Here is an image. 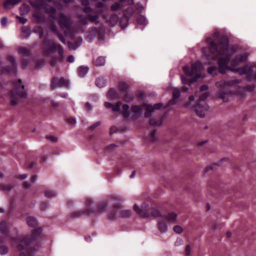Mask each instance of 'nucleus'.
I'll return each instance as SVG.
<instances>
[{"mask_svg":"<svg viewBox=\"0 0 256 256\" xmlns=\"http://www.w3.org/2000/svg\"><path fill=\"white\" fill-rule=\"evenodd\" d=\"M208 48L202 49L203 54L209 58L214 60H218V72L225 74L227 70L234 72H238L240 75L245 74L248 81L256 80V66H246L238 68H230L228 64L232 66H236L246 62L247 56L246 54H239L232 58V54L228 49L229 40L224 36L215 34L212 38L206 39Z\"/></svg>","mask_w":256,"mask_h":256,"instance_id":"1","label":"nucleus"},{"mask_svg":"<svg viewBox=\"0 0 256 256\" xmlns=\"http://www.w3.org/2000/svg\"><path fill=\"white\" fill-rule=\"evenodd\" d=\"M42 49L44 54L48 56L56 52L58 50L59 56H53L50 62V64L54 67L58 62H62L64 58V50L60 44L55 42L53 40L48 39L46 36L44 37L42 40Z\"/></svg>","mask_w":256,"mask_h":256,"instance_id":"2","label":"nucleus"},{"mask_svg":"<svg viewBox=\"0 0 256 256\" xmlns=\"http://www.w3.org/2000/svg\"><path fill=\"white\" fill-rule=\"evenodd\" d=\"M52 0H36L31 2L30 4L36 9V12L33 14V16L38 22H42L45 21L44 14H54L56 10L52 6H50L48 2H51Z\"/></svg>","mask_w":256,"mask_h":256,"instance_id":"3","label":"nucleus"},{"mask_svg":"<svg viewBox=\"0 0 256 256\" xmlns=\"http://www.w3.org/2000/svg\"><path fill=\"white\" fill-rule=\"evenodd\" d=\"M202 64L199 61H196L192 64L190 66H185L183 68L184 72L190 79H187L184 76H181L182 82L183 84H186L188 82H192L197 80L201 76Z\"/></svg>","mask_w":256,"mask_h":256,"instance_id":"4","label":"nucleus"},{"mask_svg":"<svg viewBox=\"0 0 256 256\" xmlns=\"http://www.w3.org/2000/svg\"><path fill=\"white\" fill-rule=\"evenodd\" d=\"M42 232V228L34 229L30 236H26L20 240V244L16 247L18 250L19 251L24 250L26 252L28 256H33L35 249L30 248L29 245L37 239V236L40 235Z\"/></svg>","mask_w":256,"mask_h":256,"instance_id":"5","label":"nucleus"},{"mask_svg":"<svg viewBox=\"0 0 256 256\" xmlns=\"http://www.w3.org/2000/svg\"><path fill=\"white\" fill-rule=\"evenodd\" d=\"M10 94L12 106L18 104L20 98H26L27 92L20 79L14 82V88L10 91Z\"/></svg>","mask_w":256,"mask_h":256,"instance_id":"6","label":"nucleus"},{"mask_svg":"<svg viewBox=\"0 0 256 256\" xmlns=\"http://www.w3.org/2000/svg\"><path fill=\"white\" fill-rule=\"evenodd\" d=\"M241 80L238 79L232 80H221L216 84L217 88H220V91L218 92V97L226 102L228 100V96L232 94L231 91L226 92L228 87L236 86L238 84L240 83Z\"/></svg>","mask_w":256,"mask_h":256,"instance_id":"7","label":"nucleus"},{"mask_svg":"<svg viewBox=\"0 0 256 256\" xmlns=\"http://www.w3.org/2000/svg\"><path fill=\"white\" fill-rule=\"evenodd\" d=\"M163 106L164 104L161 102L154 105L146 104L142 106L134 105L131 108V112H140L143 110H145L146 112H154L155 110H160Z\"/></svg>","mask_w":256,"mask_h":256,"instance_id":"8","label":"nucleus"},{"mask_svg":"<svg viewBox=\"0 0 256 256\" xmlns=\"http://www.w3.org/2000/svg\"><path fill=\"white\" fill-rule=\"evenodd\" d=\"M145 118H150L149 123L152 126H159L167 116L166 113H144Z\"/></svg>","mask_w":256,"mask_h":256,"instance_id":"9","label":"nucleus"},{"mask_svg":"<svg viewBox=\"0 0 256 256\" xmlns=\"http://www.w3.org/2000/svg\"><path fill=\"white\" fill-rule=\"evenodd\" d=\"M58 22L62 30H70L72 24V20L71 17L70 16H66L63 13L59 14Z\"/></svg>","mask_w":256,"mask_h":256,"instance_id":"10","label":"nucleus"},{"mask_svg":"<svg viewBox=\"0 0 256 256\" xmlns=\"http://www.w3.org/2000/svg\"><path fill=\"white\" fill-rule=\"evenodd\" d=\"M50 88L52 90L57 88H69L70 82L64 77H61L59 78L55 76L51 80Z\"/></svg>","mask_w":256,"mask_h":256,"instance_id":"11","label":"nucleus"},{"mask_svg":"<svg viewBox=\"0 0 256 256\" xmlns=\"http://www.w3.org/2000/svg\"><path fill=\"white\" fill-rule=\"evenodd\" d=\"M133 209L138 214L143 218H146L150 216L149 206L147 204H142L140 208L135 204Z\"/></svg>","mask_w":256,"mask_h":256,"instance_id":"12","label":"nucleus"},{"mask_svg":"<svg viewBox=\"0 0 256 256\" xmlns=\"http://www.w3.org/2000/svg\"><path fill=\"white\" fill-rule=\"evenodd\" d=\"M7 60L12 63V66H7L3 68L1 70L2 73L7 72L16 75L17 69L14 58L12 56H8Z\"/></svg>","mask_w":256,"mask_h":256,"instance_id":"13","label":"nucleus"},{"mask_svg":"<svg viewBox=\"0 0 256 256\" xmlns=\"http://www.w3.org/2000/svg\"><path fill=\"white\" fill-rule=\"evenodd\" d=\"M180 92L178 89L175 88L173 92H172L173 98L168 102L167 105H166V106L164 105L163 108H161V110L167 108L170 106L176 103L177 99L180 97Z\"/></svg>","mask_w":256,"mask_h":256,"instance_id":"14","label":"nucleus"},{"mask_svg":"<svg viewBox=\"0 0 256 256\" xmlns=\"http://www.w3.org/2000/svg\"><path fill=\"white\" fill-rule=\"evenodd\" d=\"M108 206L106 200H103L99 202L97 204V208L94 209V214H99L104 212L106 207Z\"/></svg>","mask_w":256,"mask_h":256,"instance_id":"15","label":"nucleus"},{"mask_svg":"<svg viewBox=\"0 0 256 256\" xmlns=\"http://www.w3.org/2000/svg\"><path fill=\"white\" fill-rule=\"evenodd\" d=\"M82 41V38L78 36L74 40V42H68V45L70 49L74 50L81 45Z\"/></svg>","mask_w":256,"mask_h":256,"instance_id":"16","label":"nucleus"},{"mask_svg":"<svg viewBox=\"0 0 256 256\" xmlns=\"http://www.w3.org/2000/svg\"><path fill=\"white\" fill-rule=\"evenodd\" d=\"M122 104L120 102H117L114 105L112 104L106 102L104 103V106L108 109H111L113 112H120V107Z\"/></svg>","mask_w":256,"mask_h":256,"instance_id":"17","label":"nucleus"},{"mask_svg":"<svg viewBox=\"0 0 256 256\" xmlns=\"http://www.w3.org/2000/svg\"><path fill=\"white\" fill-rule=\"evenodd\" d=\"M94 204V200H91L90 198H88L86 200V215H89L90 214H94V208H92V206Z\"/></svg>","mask_w":256,"mask_h":256,"instance_id":"18","label":"nucleus"},{"mask_svg":"<svg viewBox=\"0 0 256 256\" xmlns=\"http://www.w3.org/2000/svg\"><path fill=\"white\" fill-rule=\"evenodd\" d=\"M81 4L84 8L83 11L86 14H91L93 12V10L89 6L90 2L88 0H81Z\"/></svg>","mask_w":256,"mask_h":256,"instance_id":"19","label":"nucleus"},{"mask_svg":"<svg viewBox=\"0 0 256 256\" xmlns=\"http://www.w3.org/2000/svg\"><path fill=\"white\" fill-rule=\"evenodd\" d=\"M162 216L169 222L174 223L176 222L177 214L174 212H172Z\"/></svg>","mask_w":256,"mask_h":256,"instance_id":"20","label":"nucleus"},{"mask_svg":"<svg viewBox=\"0 0 256 256\" xmlns=\"http://www.w3.org/2000/svg\"><path fill=\"white\" fill-rule=\"evenodd\" d=\"M118 88L121 94H124V93L128 92L129 88L128 84L124 82H120L118 84Z\"/></svg>","mask_w":256,"mask_h":256,"instance_id":"21","label":"nucleus"},{"mask_svg":"<svg viewBox=\"0 0 256 256\" xmlns=\"http://www.w3.org/2000/svg\"><path fill=\"white\" fill-rule=\"evenodd\" d=\"M0 232L4 236H7L8 234V228L7 224L6 222H0Z\"/></svg>","mask_w":256,"mask_h":256,"instance_id":"22","label":"nucleus"},{"mask_svg":"<svg viewBox=\"0 0 256 256\" xmlns=\"http://www.w3.org/2000/svg\"><path fill=\"white\" fill-rule=\"evenodd\" d=\"M96 84L100 88L104 87L106 84V80L103 76H100L96 80Z\"/></svg>","mask_w":256,"mask_h":256,"instance_id":"23","label":"nucleus"},{"mask_svg":"<svg viewBox=\"0 0 256 256\" xmlns=\"http://www.w3.org/2000/svg\"><path fill=\"white\" fill-rule=\"evenodd\" d=\"M107 96L110 99L119 98L120 96L116 90L114 88H110L108 92Z\"/></svg>","mask_w":256,"mask_h":256,"instance_id":"24","label":"nucleus"},{"mask_svg":"<svg viewBox=\"0 0 256 256\" xmlns=\"http://www.w3.org/2000/svg\"><path fill=\"white\" fill-rule=\"evenodd\" d=\"M26 222L28 225L32 228H35L38 226L36 220L32 216H28L26 218Z\"/></svg>","mask_w":256,"mask_h":256,"instance_id":"25","label":"nucleus"},{"mask_svg":"<svg viewBox=\"0 0 256 256\" xmlns=\"http://www.w3.org/2000/svg\"><path fill=\"white\" fill-rule=\"evenodd\" d=\"M122 94V100L126 102H130L134 100L135 96L133 93H128V92Z\"/></svg>","mask_w":256,"mask_h":256,"instance_id":"26","label":"nucleus"},{"mask_svg":"<svg viewBox=\"0 0 256 256\" xmlns=\"http://www.w3.org/2000/svg\"><path fill=\"white\" fill-rule=\"evenodd\" d=\"M88 68L85 66H80L78 68V76L81 77H84L88 71Z\"/></svg>","mask_w":256,"mask_h":256,"instance_id":"27","label":"nucleus"},{"mask_svg":"<svg viewBox=\"0 0 256 256\" xmlns=\"http://www.w3.org/2000/svg\"><path fill=\"white\" fill-rule=\"evenodd\" d=\"M20 1L21 0H5L3 4V7L6 9L9 5L14 6L20 2Z\"/></svg>","mask_w":256,"mask_h":256,"instance_id":"28","label":"nucleus"},{"mask_svg":"<svg viewBox=\"0 0 256 256\" xmlns=\"http://www.w3.org/2000/svg\"><path fill=\"white\" fill-rule=\"evenodd\" d=\"M22 36L23 38H28L30 34V30L28 26H23L22 28Z\"/></svg>","mask_w":256,"mask_h":256,"instance_id":"29","label":"nucleus"},{"mask_svg":"<svg viewBox=\"0 0 256 256\" xmlns=\"http://www.w3.org/2000/svg\"><path fill=\"white\" fill-rule=\"evenodd\" d=\"M132 212L130 210H122L120 212L118 217L122 218H128L132 216Z\"/></svg>","mask_w":256,"mask_h":256,"instance_id":"30","label":"nucleus"},{"mask_svg":"<svg viewBox=\"0 0 256 256\" xmlns=\"http://www.w3.org/2000/svg\"><path fill=\"white\" fill-rule=\"evenodd\" d=\"M158 228L159 230L162 232H166L168 229L166 224L162 220L158 222Z\"/></svg>","mask_w":256,"mask_h":256,"instance_id":"31","label":"nucleus"},{"mask_svg":"<svg viewBox=\"0 0 256 256\" xmlns=\"http://www.w3.org/2000/svg\"><path fill=\"white\" fill-rule=\"evenodd\" d=\"M106 62L105 58L104 56H99L94 62L96 66H104Z\"/></svg>","mask_w":256,"mask_h":256,"instance_id":"32","label":"nucleus"},{"mask_svg":"<svg viewBox=\"0 0 256 256\" xmlns=\"http://www.w3.org/2000/svg\"><path fill=\"white\" fill-rule=\"evenodd\" d=\"M44 102L48 104L50 106L54 108H56L59 106L58 103L56 102L53 100H50L49 98H45Z\"/></svg>","mask_w":256,"mask_h":256,"instance_id":"33","label":"nucleus"},{"mask_svg":"<svg viewBox=\"0 0 256 256\" xmlns=\"http://www.w3.org/2000/svg\"><path fill=\"white\" fill-rule=\"evenodd\" d=\"M128 22V18L124 16L120 20V24L122 28H124L127 26Z\"/></svg>","mask_w":256,"mask_h":256,"instance_id":"34","label":"nucleus"},{"mask_svg":"<svg viewBox=\"0 0 256 256\" xmlns=\"http://www.w3.org/2000/svg\"><path fill=\"white\" fill-rule=\"evenodd\" d=\"M18 52L20 54H23L25 56H30V52L26 48H19Z\"/></svg>","mask_w":256,"mask_h":256,"instance_id":"35","label":"nucleus"},{"mask_svg":"<svg viewBox=\"0 0 256 256\" xmlns=\"http://www.w3.org/2000/svg\"><path fill=\"white\" fill-rule=\"evenodd\" d=\"M13 188L14 185L12 184H0V190L9 191Z\"/></svg>","mask_w":256,"mask_h":256,"instance_id":"36","label":"nucleus"},{"mask_svg":"<svg viewBox=\"0 0 256 256\" xmlns=\"http://www.w3.org/2000/svg\"><path fill=\"white\" fill-rule=\"evenodd\" d=\"M84 214H86V210H80L78 212H74L71 214V217L74 218H80Z\"/></svg>","mask_w":256,"mask_h":256,"instance_id":"37","label":"nucleus"},{"mask_svg":"<svg viewBox=\"0 0 256 256\" xmlns=\"http://www.w3.org/2000/svg\"><path fill=\"white\" fill-rule=\"evenodd\" d=\"M88 20H89L92 22H95L97 24L98 22V16L97 14L92 15L90 14H88Z\"/></svg>","mask_w":256,"mask_h":256,"instance_id":"38","label":"nucleus"},{"mask_svg":"<svg viewBox=\"0 0 256 256\" xmlns=\"http://www.w3.org/2000/svg\"><path fill=\"white\" fill-rule=\"evenodd\" d=\"M44 194L48 198H52L56 196V193L48 189L45 190Z\"/></svg>","mask_w":256,"mask_h":256,"instance_id":"39","label":"nucleus"},{"mask_svg":"<svg viewBox=\"0 0 256 256\" xmlns=\"http://www.w3.org/2000/svg\"><path fill=\"white\" fill-rule=\"evenodd\" d=\"M118 146L114 144H110L106 148L105 151L106 152L110 153L116 150Z\"/></svg>","mask_w":256,"mask_h":256,"instance_id":"40","label":"nucleus"},{"mask_svg":"<svg viewBox=\"0 0 256 256\" xmlns=\"http://www.w3.org/2000/svg\"><path fill=\"white\" fill-rule=\"evenodd\" d=\"M78 18L80 20V22L83 24L86 25L88 24V16H83L82 15H79Z\"/></svg>","mask_w":256,"mask_h":256,"instance_id":"41","label":"nucleus"},{"mask_svg":"<svg viewBox=\"0 0 256 256\" xmlns=\"http://www.w3.org/2000/svg\"><path fill=\"white\" fill-rule=\"evenodd\" d=\"M217 68L216 66H210L208 68V72L212 76H215L217 74Z\"/></svg>","mask_w":256,"mask_h":256,"instance_id":"42","label":"nucleus"},{"mask_svg":"<svg viewBox=\"0 0 256 256\" xmlns=\"http://www.w3.org/2000/svg\"><path fill=\"white\" fill-rule=\"evenodd\" d=\"M122 8L121 5L118 2L112 4L110 6V9L112 11L115 12L120 10Z\"/></svg>","mask_w":256,"mask_h":256,"instance_id":"43","label":"nucleus"},{"mask_svg":"<svg viewBox=\"0 0 256 256\" xmlns=\"http://www.w3.org/2000/svg\"><path fill=\"white\" fill-rule=\"evenodd\" d=\"M136 20L140 24L144 25L146 24V18L142 15H140L137 17Z\"/></svg>","mask_w":256,"mask_h":256,"instance_id":"44","label":"nucleus"},{"mask_svg":"<svg viewBox=\"0 0 256 256\" xmlns=\"http://www.w3.org/2000/svg\"><path fill=\"white\" fill-rule=\"evenodd\" d=\"M173 230L176 233L180 234L182 232L183 228L182 226L176 225L174 226Z\"/></svg>","mask_w":256,"mask_h":256,"instance_id":"45","label":"nucleus"},{"mask_svg":"<svg viewBox=\"0 0 256 256\" xmlns=\"http://www.w3.org/2000/svg\"><path fill=\"white\" fill-rule=\"evenodd\" d=\"M156 130H154L152 131L150 134V140L152 142H156L158 141V138L156 136Z\"/></svg>","mask_w":256,"mask_h":256,"instance_id":"46","label":"nucleus"},{"mask_svg":"<svg viewBox=\"0 0 256 256\" xmlns=\"http://www.w3.org/2000/svg\"><path fill=\"white\" fill-rule=\"evenodd\" d=\"M210 94L208 92H205L202 94L199 97L200 101H204L209 96Z\"/></svg>","mask_w":256,"mask_h":256,"instance_id":"47","label":"nucleus"},{"mask_svg":"<svg viewBox=\"0 0 256 256\" xmlns=\"http://www.w3.org/2000/svg\"><path fill=\"white\" fill-rule=\"evenodd\" d=\"M8 252V249L4 246H0V254H5Z\"/></svg>","mask_w":256,"mask_h":256,"instance_id":"48","label":"nucleus"},{"mask_svg":"<svg viewBox=\"0 0 256 256\" xmlns=\"http://www.w3.org/2000/svg\"><path fill=\"white\" fill-rule=\"evenodd\" d=\"M134 96L140 99H142L144 96V92L142 91H137L136 92Z\"/></svg>","mask_w":256,"mask_h":256,"instance_id":"49","label":"nucleus"},{"mask_svg":"<svg viewBox=\"0 0 256 256\" xmlns=\"http://www.w3.org/2000/svg\"><path fill=\"white\" fill-rule=\"evenodd\" d=\"M29 60H26V59H25V58H23L22 60V67L24 68H25L28 65V63H29Z\"/></svg>","mask_w":256,"mask_h":256,"instance_id":"50","label":"nucleus"},{"mask_svg":"<svg viewBox=\"0 0 256 256\" xmlns=\"http://www.w3.org/2000/svg\"><path fill=\"white\" fill-rule=\"evenodd\" d=\"M101 122H94L93 124H92L90 126L89 129L90 130H94L96 127L99 126Z\"/></svg>","mask_w":256,"mask_h":256,"instance_id":"51","label":"nucleus"},{"mask_svg":"<svg viewBox=\"0 0 256 256\" xmlns=\"http://www.w3.org/2000/svg\"><path fill=\"white\" fill-rule=\"evenodd\" d=\"M46 138L54 142H56L58 140V138L56 136H46Z\"/></svg>","mask_w":256,"mask_h":256,"instance_id":"52","label":"nucleus"},{"mask_svg":"<svg viewBox=\"0 0 256 256\" xmlns=\"http://www.w3.org/2000/svg\"><path fill=\"white\" fill-rule=\"evenodd\" d=\"M38 28L39 32V38H42L44 35V30L42 26H38Z\"/></svg>","mask_w":256,"mask_h":256,"instance_id":"53","label":"nucleus"},{"mask_svg":"<svg viewBox=\"0 0 256 256\" xmlns=\"http://www.w3.org/2000/svg\"><path fill=\"white\" fill-rule=\"evenodd\" d=\"M152 216L154 217L162 216L160 212L158 210H154L152 212Z\"/></svg>","mask_w":256,"mask_h":256,"instance_id":"54","label":"nucleus"},{"mask_svg":"<svg viewBox=\"0 0 256 256\" xmlns=\"http://www.w3.org/2000/svg\"><path fill=\"white\" fill-rule=\"evenodd\" d=\"M16 19L18 20V22L22 24H24L27 22V19L24 18H22L20 16H16Z\"/></svg>","mask_w":256,"mask_h":256,"instance_id":"55","label":"nucleus"},{"mask_svg":"<svg viewBox=\"0 0 256 256\" xmlns=\"http://www.w3.org/2000/svg\"><path fill=\"white\" fill-rule=\"evenodd\" d=\"M66 121L70 124H75L76 123V120L74 118H68L66 119Z\"/></svg>","mask_w":256,"mask_h":256,"instance_id":"56","label":"nucleus"},{"mask_svg":"<svg viewBox=\"0 0 256 256\" xmlns=\"http://www.w3.org/2000/svg\"><path fill=\"white\" fill-rule=\"evenodd\" d=\"M22 10H24V12H25L26 13H28L29 10V8H28V6H26L24 4L20 8V10L21 12H22Z\"/></svg>","mask_w":256,"mask_h":256,"instance_id":"57","label":"nucleus"},{"mask_svg":"<svg viewBox=\"0 0 256 256\" xmlns=\"http://www.w3.org/2000/svg\"><path fill=\"white\" fill-rule=\"evenodd\" d=\"M58 39L62 42L64 44H66V40H65L64 36L62 34H58Z\"/></svg>","mask_w":256,"mask_h":256,"instance_id":"58","label":"nucleus"},{"mask_svg":"<svg viewBox=\"0 0 256 256\" xmlns=\"http://www.w3.org/2000/svg\"><path fill=\"white\" fill-rule=\"evenodd\" d=\"M84 107H85V109L86 110L90 111V110H92V106L91 104L88 102H87L85 104Z\"/></svg>","mask_w":256,"mask_h":256,"instance_id":"59","label":"nucleus"},{"mask_svg":"<svg viewBox=\"0 0 256 256\" xmlns=\"http://www.w3.org/2000/svg\"><path fill=\"white\" fill-rule=\"evenodd\" d=\"M186 254L187 256H189L190 254V245H187L186 246V250H185Z\"/></svg>","mask_w":256,"mask_h":256,"instance_id":"60","label":"nucleus"},{"mask_svg":"<svg viewBox=\"0 0 256 256\" xmlns=\"http://www.w3.org/2000/svg\"><path fill=\"white\" fill-rule=\"evenodd\" d=\"M208 87L207 85H206V84H204V85H202L200 88V92H204V91H206L208 90Z\"/></svg>","mask_w":256,"mask_h":256,"instance_id":"61","label":"nucleus"},{"mask_svg":"<svg viewBox=\"0 0 256 256\" xmlns=\"http://www.w3.org/2000/svg\"><path fill=\"white\" fill-rule=\"evenodd\" d=\"M48 204L46 203L43 202L40 204V208L41 210H46V209L48 208Z\"/></svg>","mask_w":256,"mask_h":256,"instance_id":"62","label":"nucleus"},{"mask_svg":"<svg viewBox=\"0 0 256 256\" xmlns=\"http://www.w3.org/2000/svg\"><path fill=\"white\" fill-rule=\"evenodd\" d=\"M131 113H118L120 115H121L122 116L125 118H128L130 114Z\"/></svg>","mask_w":256,"mask_h":256,"instance_id":"63","label":"nucleus"},{"mask_svg":"<svg viewBox=\"0 0 256 256\" xmlns=\"http://www.w3.org/2000/svg\"><path fill=\"white\" fill-rule=\"evenodd\" d=\"M120 208H121V204L120 203L116 204H114V210L116 212L118 209H120Z\"/></svg>","mask_w":256,"mask_h":256,"instance_id":"64","label":"nucleus"}]
</instances>
